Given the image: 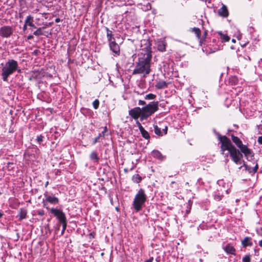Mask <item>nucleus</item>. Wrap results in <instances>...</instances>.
Wrapping results in <instances>:
<instances>
[{
	"label": "nucleus",
	"instance_id": "nucleus-3",
	"mask_svg": "<svg viewBox=\"0 0 262 262\" xmlns=\"http://www.w3.org/2000/svg\"><path fill=\"white\" fill-rule=\"evenodd\" d=\"M20 72L17 61L14 59H9L4 65L2 69L1 76L4 81H7L9 76L15 72Z\"/></svg>",
	"mask_w": 262,
	"mask_h": 262
},
{
	"label": "nucleus",
	"instance_id": "nucleus-23",
	"mask_svg": "<svg viewBox=\"0 0 262 262\" xmlns=\"http://www.w3.org/2000/svg\"><path fill=\"white\" fill-rule=\"evenodd\" d=\"M152 156L158 159L159 160H162L163 158V156L162 155L161 153L157 150H154L152 152Z\"/></svg>",
	"mask_w": 262,
	"mask_h": 262
},
{
	"label": "nucleus",
	"instance_id": "nucleus-28",
	"mask_svg": "<svg viewBox=\"0 0 262 262\" xmlns=\"http://www.w3.org/2000/svg\"><path fill=\"white\" fill-rule=\"evenodd\" d=\"M90 157L92 160H94L95 162H98L99 160V158L96 151H93L91 154Z\"/></svg>",
	"mask_w": 262,
	"mask_h": 262
},
{
	"label": "nucleus",
	"instance_id": "nucleus-21",
	"mask_svg": "<svg viewBox=\"0 0 262 262\" xmlns=\"http://www.w3.org/2000/svg\"><path fill=\"white\" fill-rule=\"evenodd\" d=\"M218 34L220 36V38L221 39L222 42H227L230 39V37L226 34H223L222 32H219Z\"/></svg>",
	"mask_w": 262,
	"mask_h": 262
},
{
	"label": "nucleus",
	"instance_id": "nucleus-16",
	"mask_svg": "<svg viewBox=\"0 0 262 262\" xmlns=\"http://www.w3.org/2000/svg\"><path fill=\"white\" fill-rule=\"evenodd\" d=\"M224 250L228 254H235V249L231 245L228 244L224 248Z\"/></svg>",
	"mask_w": 262,
	"mask_h": 262
},
{
	"label": "nucleus",
	"instance_id": "nucleus-14",
	"mask_svg": "<svg viewBox=\"0 0 262 262\" xmlns=\"http://www.w3.org/2000/svg\"><path fill=\"white\" fill-rule=\"evenodd\" d=\"M243 166H244L245 167V169L247 170L252 175L254 174L257 171L258 169L257 164H256L254 167H252L246 164L244 162Z\"/></svg>",
	"mask_w": 262,
	"mask_h": 262
},
{
	"label": "nucleus",
	"instance_id": "nucleus-18",
	"mask_svg": "<svg viewBox=\"0 0 262 262\" xmlns=\"http://www.w3.org/2000/svg\"><path fill=\"white\" fill-rule=\"evenodd\" d=\"M140 132L143 138L146 140L150 139V135L147 131H146L144 127H140Z\"/></svg>",
	"mask_w": 262,
	"mask_h": 262
},
{
	"label": "nucleus",
	"instance_id": "nucleus-9",
	"mask_svg": "<svg viewBox=\"0 0 262 262\" xmlns=\"http://www.w3.org/2000/svg\"><path fill=\"white\" fill-rule=\"evenodd\" d=\"M241 151L244 154L248 160L251 161L253 159V157L254 156L253 153L252 151L248 148L246 145L243 147V148L241 149Z\"/></svg>",
	"mask_w": 262,
	"mask_h": 262
},
{
	"label": "nucleus",
	"instance_id": "nucleus-46",
	"mask_svg": "<svg viewBox=\"0 0 262 262\" xmlns=\"http://www.w3.org/2000/svg\"><path fill=\"white\" fill-rule=\"evenodd\" d=\"M222 198L220 195H216L215 196V199L217 201H220L221 200Z\"/></svg>",
	"mask_w": 262,
	"mask_h": 262
},
{
	"label": "nucleus",
	"instance_id": "nucleus-52",
	"mask_svg": "<svg viewBox=\"0 0 262 262\" xmlns=\"http://www.w3.org/2000/svg\"><path fill=\"white\" fill-rule=\"evenodd\" d=\"M33 38V36L32 35H29V36H28L27 37V39L28 40H30V39H32Z\"/></svg>",
	"mask_w": 262,
	"mask_h": 262
},
{
	"label": "nucleus",
	"instance_id": "nucleus-60",
	"mask_svg": "<svg viewBox=\"0 0 262 262\" xmlns=\"http://www.w3.org/2000/svg\"><path fill=\"white\" fill-rule=\"evenodd\" d=\"M3 215V214L0 212V218Z\"/></svg>",
	"mask_w": 262,
	"mask_h": 262
},
{
	"label": "nucleus",
	"instance_id": "nucleus-35",
	"mask_svg": "<svg viewBox=\"0 0 262 262\" xmlns=\"http://www.w3.org/2000/svg\"><path fill=\"white\" fill-rule=\"evenodd\" d=\"M243 262H251L250 256L249 255H245L242 259Z\"/></svg>",
	"mask_w": 262,
	"mask_h": 262
},
{
	"label": "nucleus",
	"instance_id": "nucleus-45",
	"mask_svg": "<svg viewBox=\"0 0 262 262\" xmlns=\"http://www.w3.org/2000/svg\"><path fill=\"white\" fill-rule=\"evenodd\" d=\"M163 132L165 135L167 133V126H165L164 128L163 129Z\"/></svg>",
	"mask_w": 262,
	"mask_h": 262
},
{
	"label": "nucleus",
	"instance_id": "nucleus-8",
	"mask_svg": "<svg viewBox=\"0 0 262 262\" xmlns=\"http://www.w3.org/2000/svg\"><path fill=\"white\" fill-rule=\"evenodd\" d=\"M143 113L142 108L139 107H136L129 111V115L134 119L136 120L142 116Z\"/></svg>",
	"mask_w": 262,
	"mask_h": 262
},
{
	"label": "nucleus",
	"instance_id": "nucleus-7",
	"mask_svg": "<svg viewBox=\"0 0 262 262\" xmlns=\"http://www.w3.org/2000/svg\"><path fill=\"white\" fill-rule=\"evenodd\" d=\"M13 29L9 26H4L0 28V36L4 38L10 37L13 34Z\"/></svg>",
	"mask_w": 262,
	"mask_h": 262
},
{
	"label": "nucleus",
	"instance_id": "nucleus-48",
	"mask_svg": "<svg viewBox=\"0 0 262 262\" xmlns=\"http://www.w3.org/2000/svg\"><path fill=\"white\" fill-rule=\"evenodd\" d=\"M151 8V5L149 3H148L147 5H146V9L147 10H149Z\"/></svg>",
	"mask_w": 262,
	"mask_h": 262
},
{
	"label": "nucleus",
	"instance_id": "nucleus-50",
	"mask_svg": "<svg viewBox=\"0 0 262 262\" xmlns=\"http://www.w3.org/2000/svg\"><path fill=\"white\" fill-rule=\"evenodd\" d=\"M27 29V25H26L25 24L23 26V30L24 31H25Z\"/></svg>",
	"mask_w": 262,
	"mask_h": 262
},
{
	"label": "nucleus",
	"instance_id": "nucleus-51",
	"mask_svg": "<svg viewBox=\"0 0 262 262\" xmlns=\"http://www.w3.org/2000/svg\"><path fill=\"white\" fill-rule=\"evenodd\" d=\"M137 125L138 126L139 129L140 130V127H143L141 123L139 122L138 121L137 122Z\"/></svg>",
	"mask_w": 262,
	"mask_h": 262
},
{
	"label": "nucleus",
	"instance_id": "nucleus-27",
	"mask_svg": "<svg viewBox=\"0 0 262 262\" xmlns=\"http://www.w3.org/2000/svg\"><path fill=\"white\" fill-rule=\"evenodd\" d=\"M165 43L163 41H160L158 44V49L159 51L163 52L165 51Z\"/></svg>",
	"mask_w": 262,
	"mask_h": 262
},
{
	"label": "nucleus",
	"instance_id": "nucleus-1",
	"mask_svg": "<svg viewBox=\"0 0 262 262\" xmlns=\"http://www.w3.org/2000/svg\"><path fill=\"white\" fill-rule=\"evenodd\" d=\"M145 47L141 49L138 54V59L136 62L135 68L133 74H148L150 71V61L151 58V44L146 41Z\"/></svg>",
	"mask_w": 262,
	"mask_h": 262
},
{
	"label": "nucleus",
	"instance_id": "nucleus-31",
	"mask_svg": "<svg viewBox=\"0 0 262 262\" xmlns=\"http://www.w3.org/2000/svg\"><path fill=\"white\" fill-rule=\"evenodd\" d=\"M43 28H45V27H40L38 28L34 32L33 34L35 36L44 35L43 32L42 31V29Z\"/></svg>",
	"mask_w": 262,
	"mask_h": 262
},
{
	"label": "nucleus",
	"instance_id": "nucleus-54",
	"mask_svg": "<svg viewBox=\"0 0 262 262\" xmlns=\"http://www.w3.org/2000/svg\"><path fill=\"white\" fill-rule=\"evenodd\" d=\"M56 23H59L60 21V19L59 18H56L55 20Z\"/></svg>",
	"mask_w": 262,
	"mask_h": 262
},
{
	"label": "nucleus",
	"instance_id": "nucleus-56",
	"mask_svg": "<svg viewBox=\"0 0 262 262\" xmlns=\"http://www.w3.org/2000/svg\"><path fill=\"white\" fill-rule=\"evenodd\" d=\"M102 137H103V136H102V135H101V133H100V134H99V135L97 136V137H99V139L100 138Z\"/></svg>",
	"mask_w": 262,
	"mask_h": 262
},
{
	"label": "nucleus",
	"instance_id": "nucleus-57",
	"mask_svg": "<svg viewBox=\"0 0 262 262\" xmlns=\"http://www.w3.org/2000/svg\"><path fill=\"white\" fill-rule=\"evenodd\" d=\"M48 185H49V182L47 181V182H46V183L45 184V187H47Z\"/></svg>",
	"mask_w": 262,
	"mask_h": 262
},
{
	"label": "nucleus",
	"instance_id": "nucleus-34",
	"mask_svg": "<svg viewBox=\"0 0 262 262\" xmlns=\"http://www.w3.org/2000/svg\"><path fill=\"white\" fill-rule=\"evenodd\" d=\"M7 168L8 170H13L14 168V163L13 162H8L7 165Z\"/></svg>",
	"mask_w": 262,
	"mask_h": 262
},
{
	"label": "nucleus",
	"instance_id": "nucleus-58",
	"mask_svg": "<svg viewBox=\"0 0 262 262\" xmlns=\"http://www.w3.org/2000/svg\"><path fill=\"white\" fill-rule=\"evenodd\" d=\"M245 59H248V60H250V58L249 56H247V58H245Z\"/></svg>",
	"mask_w": 262,
	"mask_h": 262
},
{
	"label": "nucleus",
	"instance_id": "nucleus-17",
	"mask_svg": "<svg viewBox=\"0 0 262 262\" xmlns=\"http://www.w3.org/2000/svg\"><path fill=\"white\" fill-rule=\"evenodd\" d=\"M242 245L244 247L247 246H252V242H251V238L250 237H246L242 242Z\"/></svg>",
	"mask_w": 262,
	"mask_h": 262
},
{
	"label": "nucleus",
	"instance_id": "nucleus-13",
	"mask_svg": "<svg viewBox=\"0 0 262 262\" xmlns=\"http://www.w3.org/2000/svg\"><path fill=\"white\" fill-rule=\"evenodd\" d=\"M218 13L221 16L227 17L229 15L227 7L225 5L222 4V7L218 10Z\"/></svg>",
	"mask_w": 262,
	"mask_h": 262
},
{
	"label": "nucleus",
	"instance_id": "nucleus-29",
	"mask_svg": "<svg viewBox=\"0 0 262 262\" xmlns=\"http://www.w3.org/2000/svg\"><path fill=\"white\" fill-rule=\"evenodd\" d=\"M154 132L155 134L159 136H162L163 134L161 130V128H159L158 125H154Z\"/></svg>",
	"mask_w": 262,
	"mask_h": 262
},
{
	"label": "nucleus",
	"instance_id": "nucleus-15",
	"mask_svg": "<svg viewBox=\"0 0 262 262\" xmlns=\"http://www.w3.org/2000/svg\"><path fill=\"white\" fill-rule=\"evenodd\" d=\"M168 86V83L165 81H159L157 82L155 85V87L157 89L161 90L167 88Z\"/></svg>",
	"mask_w": 262,
	"mask_h": 262
},
{
	"label": "nucleus",
	"instance_id": "nucleus-41",
	"mask_svg": "<svg viewBox=\"0 0 262 262\" xmlns=\"http://www.w3.org/2000/svg\"><path fill=\"white\" fill-rule=\"evenodd\" d=\"M37 214L39 216H43L45 214V212L42 210H38Z\"/></svg>",
	"mask_w": 262,
	"mask_h": 262
},
{
	"label": "nucleus",
	"instance_id": "nucleus-47",
	"mask_svg": "<svg viewBox=\"0 0 262 262\" xmlns=\"http://www.w3.org/2000/svg\"><path fill=\"white\" fill-rule=\"evenodd\" d=\"M206 225L204 224L200 225L199 227V228H201L202 229H205Z\"/></svg>",
	"mask_w": 262,
	"mask_h": 262
},
{
	"label": "nucleus",
	"instance_id": "nucleus-42",
	"mask_svg": "<svg viewBox=\"0 0 262 262\" xmlns=\"http://www.w3.org/2000/svg\"><path fill=\"white\" fill-rule=\"evenodd\" d=\"M138 104L140 105H146V102L144 100H140L139 101Z\"/></svg>",
	"mask_w": 262,
	"mask_h": 262
},
{
	"label": "nucleus",
	"instance_id": "nucleus-12",
	"mask_svg": "<svg viewBox=\"0 0 262 262\" xmlns=\"http://www.w3.org/2000/svg\"><path fill=\"white\" fill-rule=\"evenodd\" d=\"M231 139L233 142L240 149V150L243 148V147L245 146V145L243 144L242 141L238 137L235 136L233 135H231Z\"/></svg>",
	"mask_w": 262,
	"mask_h": 262
},
{
	"label": "nucleus",
	"instance_id": "nucleus-33",
	"mask_svg": "<svg viewBox=\"0 0 262 262\" xmlns=\"http://www.w3.org/2000/svg\"><path fill=\"white\" fill-rule=\"evenodd\" d=\"M38 75H39V74L37 72H36V71L32 72V74L30 78V79L32 80V79H37Z\"/></svg>",
	"mask_w": 262,
	"mask_h": 262
},
{
	"label": "nucleus",
	"instance_id": "nucleus-4",
	"mask_svg": "<svg viewBox=\"0 0 262 262\" xmlns=\"http://www.w3.org/2000/svg\"><path fill=\"white\" fill-rule=\"evenodd\" d=\"M147 200V196L144 189L141 188L136 194L133 205L135 210L138 212L140 211Z\"/></svg>",
	"mask_w": 262,
	"mask_h": 262
},
{
	"label": "nucleus",
	"instance_id": "nucleus-61",
	"mask_svg": "<svg viewBox=\"0 0 262 262\" xmlns=\"http://www.w3.org/2000/svg\"><path fill=\"white\" fill-rule=\"evenodd\" d=\"M32 28H36V26L34 25V24H33V26H31Z\"/></svg>",
	"mask_w": 262,
	"mask_h": 262
},
{
	"label": "nucleus",
	"instance_id": "nucleus-44",
	"mask_svg": "<svg viewBox=\"0 0 262 262\" xmlns=\"http://www.w3.org/2000/svg\"><path fill=\"white\" fill-rule=\"evenodd\" d=\"M99 137H96V138H95V139H94V140L93 142V144H96L97 142H99Z\"/></svg>",
	"mask_w": 262,
	"mask_h": 262
},
{
	"label": "nucleus",
	"instance_id": "nucleus-10",
	"mask_svg": "<svg viewBox=\"0 0 262 262\" xmlns=\"http://www.w3.org/2000/svg\"><path fill=\"white\" fill-rule=\"evenodd\" d=\"M44 196L46 198V201L52 204H57L59 203V199L55 196L53 194L49 195L47 192L44 193Z\"/></svg>",
	"mask_w": 262,
	"mask_h": 262
},
{
	"label": "nucleus",
	"instance_id": "nucleus-37",
	"mask_svg": "<svg viewBox=\"0 0 262 262\" xmlns=\"http://www.w3.org/2000/svg\"><path fill=\"white\" fill-rule=\"evenodd\" d=\"M61 224H62V231L61 232V234L63 235L64 234L65 230L66 229V228H67V222H64V223H62Z\"/></svg>",
	"mask_w": 262,
	"mask_h": 262
},
{
	"label": "nucleus",
	"instance_id": "nucleus-49",
	"mask_svg": "<svg viewBox=\"0 0 262 262\" xmlns=\"http://www.w3.org/2000/svg\"><path fill=\"white\" fill-rule=\"evenodd\" d=\"M43 206L45 208H46L47 209H49V207L47 206V203L44 201H43Z\"/></svg>",
	"mask_w": 262,
	"mask_h": 262
},
{
	"label": "nucleus",
	"instance_id": "nucleus-5",
	"mask_svg": "<svg viewBox=\"0 0 262 262\" xmlns=\"http://www.w3.org/2000/svg\"><path fill=\"white\" fill-rule=\"evenodd\" d=\"M159 102L152 101L143 107L142 116L141 120H146L147 118L156 112L159 109Z\"/></svg>",
	"mask_w": 262,
	"mask_h": 262
},
{
	"label": "nucleus",
	"instance_id": "nucleus-63",
	"mask_svg": "<svg viewBox=\"0 0 262 262\" xmlns=\"http://www.w3.org/2000/svg\"><path fill=\"white\" fill-rule=\"evenodd\" d=\"M232 41H233V42H235V40L234 39H232Z\"/></svg>",
	"mask_w": 262,
	"mask_h": 262
},
{
	"label": "nucleus",
	"instance_id": "nucleus-38",
	"mask_svg": "<svg viewBox=\"0 0 262 262\" xmlns=\"http://www.w3.org/2000/svg\"><path fill=\"white\" fill-rule=\"evenodd\" d=\"M107 132V128L106 126H105L103 128V131L101 133V135L103 136V137H104L105 136L106 133Z\"/></svg>",
	"mask_w": 262,
	"mask_h": 262
},
{
	"label": "nucleus",
	"instance_id": "nucleus-2",
	"mask_svg": "<svg viewBox=\"0 0 262 262\" xmlns=\"http://www.w3.org/2000/svg\"><path fill=\"white\" fill-rule=\"evenodd\" d=\"M216 135L221 143L222 154H224L225 151L228 150L233 162L236 164H241L243 155L232 144L230 140L225 136H221L219 133Z\"/></svg>",
	"mask_w": 262,
	"mask_h": 262
},
{
	"label": "nucleus",
	"instance_id": "nucleus-19",
	"mask_svg": "<svg viewBox=\"0 0 262 262\" xmlns=\"http://www.w3.org/2000/svg\"><path fill=\"white\" fill-rule=\"evenodd\" d=\"M27 211L25 208H20L18 214L19 219L22 220L27 217Z\"/></svg>",
	"mask_w": 262,
	"mask_h": 262
},
{
	"label": "nucleus",
	"instance_id": "nucleus-39",
	"mask_svg": "<svg viewBox=\"0 0 262 262\" xmlns=\"http://www.w3.org/2000/svg\"><path fill=\"white\" fill-rule=\"evenodd\" d=\"M36 140L38 143H41L43 140V136L41 135L37 137Z\"/></svg>",
	"mask_w": 262,
	"mask_h": 262
},
{
	"label": "nucleus",
	"instance_id": "nucleus-22",
	"mask_svg": "<svg viewBox=\"0 0 262 262\" xmlns=\"http://www.w3.org/2000/svg\"><path fill=\"white\" fill-rule=\"evenodd\" d=\"M33 21H34L33 17L31 15H29L27 17V18L25 21V24L29 26H33Z\"/></svg>",
	"mask_w": 262,
	"mask_h": 262
},
{
	"label": "nucleus",
	"instance_id": "nucleus-20",
	"mask_svg": "<svg viewBox=\"0 0 262 262\" xmlns=\"http://www.w3.org/2000/svg\"><path fill=\"white\" fill-rule=\"evenodd\" d=\"M105 30L106 31V37L107 38V40L108 42H111L113 40H115V38L113 37V35L112 31H111L108 28L105 27Z\"/></svg>",
	"mask_w": 262,
	"mask_h": 262
},
{
	"label": "nucleus",
	"instance_id": "nucleus-32",
	"mask_svg": "<svg viewBox=\"0 0 262 262\" xmlns=\"http://www.w3.org/2000/svg\"><path fill=\"white\" fill-rule=\"evenodd\" d=\"M156 98V95L151 93L147 94L144 97L145 99L146 100H154Z\"/></svg>",
	"mask_w": 262,
	"mask_h": 262
},
{
	"label": "nucleus",
	"instance_id": "nucleus-55",
	"mask_svg": "<svg viewBox=\"0 0 262 262\" xmlns=\"http://www.w3.org/2000/svg\"><path fill=\"white\" fill-rule=\"evenodd\" d=\"M259 245L260 247H262V239L259 242Z\"/></svg>",
	"mask_w": 262,
	"mask_h": 262
},
{
	"label": "nucleus",
	"instance_id": "nucleus-53",
	"mask_svg": "<svg viewBox=\"0 0 262 262\" xmlns=\"http://www.w3.org/2000/svg\"><path fill=\"white\" fill-rule=\"evenodd\" d=\"M153 259V257H151L149 259L146 260L145 262H152Z\"/></svg>",
	"mask_w": 262,
	"mask_h": 262
},
{
	"label": "nucleus",
	"instance_id": "nucleus-59",
	"mask_svg": "<svg viewBox=\"0 0 262 262\" xmlns=\"http://www.w3.org/2000/svg\"><path fill=\"white\" fill-rule=\"evenodd\" d=\"M245 59H248V60H250V58L249 56H247V58H245Z\"/></svg>",
	"mask_w": 262,
	"mask_h": 262
},
{
	"label": "nucleus",
	"instance_id": "nucleus-62",
	"mask_svg": "<svg viewBox=\"0 0 262 262\" xmlns=\"http://www.w3.org/2000/svg\"><path fill=\"white\" fill-rule=\"evenodd\" d=\"M225 156H226V157H228V154H226Z\"/></svg>",
	"mask_w": 262,
	"mask_h": 262
},
{
	"label": "nucleus",
	"instance_id": "nucleus-43",
	"mask_svg": "<svg viewBox=\"0 0 262 262\" xmlns=\"http://www.w3.org/2000/svg\"><path fill=\"white\" fill-rule=\"evenodd\" d=\"M257 142L259 144H262V136H260L258 138Z\"/></svg>",
	"mask_w": 262,
	"mask_h": 262
},
{
	"label": "nucleus",
	"instance_id": "nucleus-25",
	"mask_svg": "<svg viewBox=\"0 0 262 262\" xmlns=\"http://www.w3.org/2000/svg\"><path fill=\"white\" fill-rule=\"evenodd\" d=\"M229 83L231 85H236L238 83V79L236 76H231L229 78Z\"/></svg>",
	"mask_w": 262,
	"mask_h": 262
},
{
	"label": "nucleus",
	"instance_id": "nucleus-30",
	"mask_svg": "<svg viewBox=\"0 0 262 262\" xmlns=\"http://www.w3.org/2000/svg\"><path fill=\"white\" fill-rule=\"evenodd\" d=\"M132 180L134 182L139 183L141 181L142 178L139 174H136L133 176Z\"/></svg>",
	"mask_w": 262,
	"mask_h": 262
},
{
	"label": "nucleus",
	"instance_id": "nucleus-40",
	"mask_svg": "<svg viewBox=\"0 0 262 262\" xmlns=\"http://www.w3.org/2000/svg\"><path fill=\"white\" fill-rule=\"evenodd\" d=\"M218 50H219V48L217 47H215L213 49L210 48V50L209 51V53H213Z\"/></svg>",
	"mask_w": 262,
	"mask_h": 262
},
{
	"label": "nucleus",
	"instance_id": "nucleus-11",
	"mask_svg": "<svg viewBox=\"0 0 262 262\" xmlns=\"http://www.w3.org/2000/svg\"><path fill=\"white\" fill-rule=\"evenodd\" d=\"M108 43L111 50L116 55H119L120 52L119 45L116 42L115 40H113Z\"/></svg>",
	"mask_w": 262,
	"mask_h": 262
},
{
	"label": "nucleus",
	"instance_id": "nucleus-26",
	"mask_svg": "<svg viewBox=\"0 0 262 262\" xmlns=\"http://www.w3.org/2000/svg\"><path fill=\"white\" fill-rule=\"evenodd\" d=\"M207 34H208V32H207V31L206 30L204 31L202 37H201L200 36V39L199 40V42L201 46H202L203 45H205V42L206 41L205 39H206V36L207 35Z\"/></svg>",
	"mask_w": 262,
	"mask_h": 262
},
{
	"label": "nucleus",
	"instance_id": "nucleus-36",
	"mask_svg": "<svg viewBox=\"0 0 262 262\" xmlns=\"http://www.w3.org/2000/svg\"><path fill=\"white\" fill-rule=\"evenodd\" d=\"M93 107L95 109H97L99 105V101L98 99H96L93 102Z\"/></svg>",
	"mask_w": 262,
	"mask_h": 262
},
{
	"label": "nucleus",
	"instance_id": "nucleus-6",
	"mask_svg": "<svg viewBox=\"0 0 262 262\" xmlns=\"http://www.w3.org/2000/svg\"><path fill=\"white\" fill-rule=\"evenodd\" d=\"M50 212L58 219L60 223L67 222L64 213L61 210L52 208Z\"/></svg>",
	"mask_w": 262,
	"mask_h": 262
},
{
	"label": "nucleus",
	"instance_id": "nucleus-24",
	"mask_svg": "<svg viewBox=\"0 0 262 262\" xmlns=\"http://www.w3.org/2000/svg\"><path fill=\"white\" fill-rule=\"evenodd\" d=\"M191 32H193L195 34L198 39L200 40V36H201L200 29L198 28L194 27L193 28H191Z\"/></svg>",
	"mask_w": 262,
	"mask_h": 262
}]
</instances>
